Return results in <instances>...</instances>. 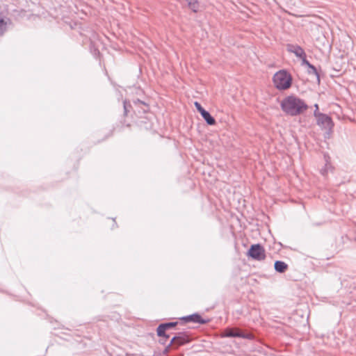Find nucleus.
Returning a JSON list of instances; mask_svg holds the SVG:
<instances>
[{"label": "nucleus", "instance_id": "obj_1", "mask_svg": "<svg viewBox=\"0 0 356 356\" xmlns=\"http://www.w3.org/2000/svg\"><path fill=\"white\" fill-rule=\"evenodd\" d=\"M281 107L287 115L296 116L307 109V105L301 99L296 96H288L281 102Z\"/></svg>", "mask_w": 356, "mask_h": 356}, {"label": "nucleus", "instance_id": "obj_2", "mask_svg": "<svg viewBox=\"0 0 356 356\" xmlns=\"http://www.w3.org/2000/svg\"><path fill=\"white\" fill-rule=\"evenodd\" d=\"M273 83L278 90H284L291 87L292 77L286 70H282L274 74Z\"/></svg>", "mask_w": 356, "mask_h": 356}, {"label": "nucleus", "instance_id": "obj_3", "mask_svg": "<svg viewBox=\"0 0 356 356\" xmlns=\"http://www.w3.org/2000/svg\"><path fill=\"white\" fill-rule=\"evenodd\" d=\"M248 255L251 258L261 261L265 259V250L260 244L252 245L248 250Z\"/></svg>", "mask_w": 356, "mask_h": 356}, {"label": "nucleus", "instance_id": "obj_4", "mask_svg": "<svg viewBox=\"0 0 356 356\" xmlns=\"http://www.w3.org/2000/svg\"><path fill=\"white\" fill-rule=\"evenodd\" d=\"M316 121L317 124L323 129L331 130L332 129V120L331 118L326 114L323 113V115H320V116L316 118Z\"/></svg>", "mask_w": 356, "mask_h": 356}, {"label": "nucleus", "instance_id": "obj_5", "mask_svg": "<svg viewBox=\"0 0 356 356\" xmlns=\"http://www.w3.org/2000/svg\"><path fill=\"white\" fill-rule=\"evenodd\" d=\"M194 104L196 109L200 113L202 117L204 118V120L207 122L208 124L214 125L216 124V120L213 118V117H212L208 111L204 110L200 103L195 102Z\"/></svg>", "mask_w": 356, "mask_h": 356}, {"label": "nucleus", "instance_id": "obj_6", "mask_svg": "<svg viewBox=\"0 0 356 356\" xmlns=\"http://www.w3.org/2000/svg\"><path fill=\"white\" fill-rule=\"evenodd\" d=\"M11 24L10 19L0 12V35H3Z\"/></svg>", "mask_w": 356, "mask_h": 356}, {"label": "nucleus", "instance_id": "obj_7", "mask_svg": "<svg viewBox=\"0 0 356 356\" xmlns=\"http://www.w3.org/2000/svg\"><path fill=\"white\" fill-rule=\"evenodd\" d=\"M287 50L289 52L293 53L297 57L302 58V60L306 58L305 51L298 45L288 44Z\"/></svg>", "mask_w": 356, "mask_h": 356}, {"label": "nucleus", "instance_id": "obj_8", "mask_svg": "<svg viewBox=\"0 0 356 356\" xmlns=\"http://www.w3.org/2000/svg\"><path fill=\"white\" fill-rule=\"evenodd\" d=\"M189 341L188 337L184 334L179 333L178 335L172 337L170 341V344H175L177 346H179Z\"/></svg>", "mask_w": 356, "mask_h": 356}, {"label": "nucleus", "instance_id": "obj_9", "mask_svg": "<svg viewBox=\"0 0 356 356\" xmlns=\"http://www.w3.org/2000/svg\"><path fill=\"white\" fill-rule=\"evenodd\" d=\"M182 320H184L185 322H193L200 324H205L207 323V321L202 319L200 315L198 314H193L187 316H184L182 318Z\"/></svg>", "mask_w": 356, "mask_h": 356}, {"label": "nucleus", "instance_id": "obj_10", "mask_svg": "<svg viewBox=\"0 0 356 356\" xmlns=\"http://www.w3.org/2000/svg\"><path fill=\"white\" fill-rule=\"evenodd\" d=\"M223 336L224 337H227L246 338V336L245 334H243L241 332V330H239L238 329H234V328H227V329H226Z\"/></svg>", "mask_w": 356, "mask_h": 356}, {"label": "nucleus", "instance_id": "obj_11", "mask_svg": "<svg viewBox=\"0 0 356 356\" xmlns=\"http://www.w3.org/2000/svg\"><path fill=\"white\" fill-rule=\"evenodd\" d=\"M303 64H305L306 65L308 66L309 69H308V72L309 74H313L314 75H316V79L318 80V82H320V76H319V74L317 72V69L312 64H310L306 58H304L303 59Z\"/></svg>", "mask_w": 356, "mask_h": 356}, {"label": "nucleus", "instance_id": "obj_12", "mask_svg": "<svg viewBox=\"0 0 356 356\" xmlns=\"http://www.w3.org/2000/svg\"><path fill=\"white\" fill-rule=\"evenodd\" d=\"M274 267H275V269L276 271H277L279 273H284L287 269L288 266L284 261H276L275 262Z\"/></svg>", "mask_w": 356, "mask_h": 356}, {"label": "nucleus", "instance_id": "obj_13", "mask_svg": "<svg viewBox=\"0 0 356 356\" xmlns=\"http://www.w3.org/2000/svg\"><path fill=\"white\" fill-rule=\"evenodd\" d=\"M167 330H165V328L164 327L163 325H162V324L159 325V327H157V334L158 336L159 337H163L165 338H168L169 337V335H167L165 334V331Z\"/></svg>", "mask_w": 356, "mask_h": 356}, {"label": "nucleus", "instance_id": "obj_14", "mask_svg": "<svg viewBox=\"0 0 356 356\" xmlns=\"http://www.w3.org/2000/svg\"><path fill=\"white\" fill-rule=\"evenodd\" d=\"M188 3V6L191 8V10H193L194 12H196L197 10V1L196 0H186Z\"/></svg>", "mask_w": 356, "mask_h": 356}, {"label": "nucleus", "instance_id": "obj_15", "mask_svg": "<svg viewBox=\"0 0 356 356\" xmlns=\"http://www.w3.org/2000/svg\"><path fill=\"white\" fill-rule=\"evenodd\" d=\"M177 324V322H170V323H162V325L164 326L165 330H168L170 328L174 327Z\"/></svg>", "mask_w": 356, "mask_h": 356}, {"label": "nucleus", "instance_id": "obj_16", "mask_svg": "<svg viewBox=\"0 0 356 356\" xmlns=\"http://www.w3.org/2000/svg\"><path fill=\"white\" fill-rule=\"evenodd\" d=\"M327 164L325 165V168L321 169V172L323 175H325L327 172Z\"/></svg>", "mask_w": 356, "mask_h": 356}, {"label": "nucleus", "instance_id": "obj_17", "mask_svg": "<svg viewBox=\"0 0 356 356\" xmlns=\"http://www.w3.org/2000/svg\"><path fill=\"white\" fill-rule=\"evenodd\" d=\"M323 113H321L320 112H318V110H316L315 109V111L314 113V115L315 116L316 118H318L320 116V115H323Z\"/></svg>", "mask_w": 356, "mask_h": 356}, {"label": "nucleus", "instance_id": "obj_18", "mask_svg": "<svg viewBox=\"0 0 356 356\" xmlns=\"http://www.w3.org/2000/svg\"><path fill=\"white\" fill-rule=\"evenodd\" d=\"M128 104L126 101L124 102V112L127 113V111H128Z\"/></svg>", "mask_w": 356, "mask_h": 356}, {"label": "nucleus", "instance_id": "obj_19", "mask_svg": "<svg viewBox=\"0 0 356 356\" xmlns=\"http://www.w3.org/2000/svg\"><path fill=\"white\" fill-rule=\"evenodd\" d=\"M314 106L316 110H318V105L317 104H316Z\"/></svg>", "mask_w": 356, "mask_h": 356}]
</instances>
